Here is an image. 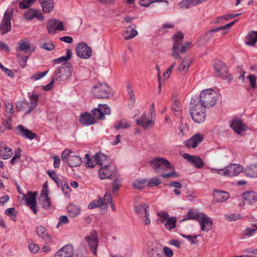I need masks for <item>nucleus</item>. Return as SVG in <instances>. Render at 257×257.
<instances>
[{
	"mask_svg": "<svg viewBox=\"0 0 257 257\" xmlns=\"http://www.w3.org/2000/svg\"><path fill=\"white\" fill-rule=\"evenodd\" d=\"M93 115L90 113L85 112L80 116V121L81 123L89 125L96 122L95 119L103 120L105 118V115L110 113V110L107 105L99 104L98 108L92 110Z\"/></svg>",
	"mask_w": 257,
	"mask_h": 257,
	"instance_id": "1",
	"label": "nucleus"
},
{
	"mask_svg": "<svg viewBox=\"0 0 257 257\" xmlns=\"http://www.w3.org/2000/svg\"><path fill=\"white\" fill-rule=\"evenodd\" d=\"M206 108L200 104L195 98H192L190 101V113L194 122L201 123L204 121L206 114Z\"/></svg>",
	"mask_w": 257,
	"mask_h": 257,
	"instance_id": "2",
	"label": "nucleus"
},
{
	"mask_svg": "<svg viewBox=\"0 0 257 257\" xmlns=\"http://www.w3.org/2000/svg\"><path fill=\"white\" fill-rule=\"evenodd\" d=\"M218 99V94L212 89H206L202 90L199 97L196 98V100L199 102L200 104L207 108L213 106Z\"/></svg>",
	"mask_w": 257,
	"mask_h": 257,
	"instance_id": "3",
	"label": "nucleus"
},
{
	"mask_svg": "<svg viewBox=\"0 0 257 257\" xmlns=\"http://www.w3.org/2000/svg\"><path fill=\"white\" fill-rule=\"evenodd\" d=\"M151 169L157 174H161L164 171L173 169V166L170 162L162 157H156L149 162Z\"/></svg>",
	"mask_w": 257,
	"mask_h": 257,
	"instance_id": "4",
	"label": "nucleus"
},
{
	"mask_svg": "<svg viewBox=\"0 0 257 257\" xmlns=\"http://www.w3.org/2000/svg\"><path fill=\"white\" fill-rule=\"evenodd\" d=\"M91 92L97 98L107 99L113 95L112 89L104 83H99L93 86Z\"/></svg>",
	"mask_w": 257,
	"mask_h": 257,
	"instance_id": "5",
	"label": "nucleus"
},
{
	"mask_svg": "<svg viewBox=\"0 0 257 257\" xmlns=\"http://www.w3.org/2000/svg\"><path fill=\"white\" fill-rule=\"evenodd\" d=\"M243 170V168L241 165L231 164L225 167L224 169H212L211 172L216 173L220 175L227 177H234L238 175Z\"/></svg>",
	"mask_w": 257,
	"mask_h": 257,
	"instance_id": "6",
	"label": "nucleus"
},
{
	"mask_svg": "<svg viewBox=\"0 0 257 257\" xmlns=\"http://www.w3.org/2000/svg\"><path fill=\"white\" fill-rule=\"evenodd\" d=\"M72 65L70 63H64L57 69L54 73V78L56 81H64L71 75Z\"/></svg>",
	"mask_w": 257,
	"mask_h": 257,
	"instance_id": "7",
	"label": "nucleus"
},
{
	"mask_svg": "<svg viewBox=\"0 0 257 257\" xmlns=\"http://www.w3.org/2000/svg\"><path fill=\"white\" fill-rule=\"evenodd\" d=\"M214 68L217 76L225 79L228 82H230L232 80V77L230 74H228L227 66L220 60H217L214 62Z\"/></svg>",
	"mask_w": 257,
	"mask_h": 257,
	"instance_id": "8",
	"label": "nucleus"
},
{
	"mask_svg": "<svg viewBox=\"0 0 257 257\" xmlns=\"http://www.w3.org/2000/svg\"><path fill=\"white\" fill-rule=\"evenodd\" d=\"M149 206L145 203H141L134 206L135 212L139 215L145 225H149L151 223V219L149 217Z\"/></svg>",
	"mask_w": 257,
	"mask_h": 257,
	"instance_id": "9",
	"label": "nucleus"
},
{
	"mask_svg": "<svg viewBox=\"0 0 257 257\" xmlns=\"http://www.w3.org/2000/svg\"><path fill=\"white\" fill-rule=\"evenodd\" d=\"M13 12L6 11L0 24V33L4 35L9 32L12 29L11 20Z\"/></svg>",
	"mask_w": 257,
	"mask_h": 257,
	"instance_id": "10",
	"label": "nucleus"
},
{
	"mask_svg": "<svg viewBox=\"0 0 257 257\" xmlns=\"http://www.w3.org/2000/svg\"><path fill=\"white\" fill-rule=\"evenodd\" d=\"M90 251L93 254L96 255L98 244V237L96 231L93 230L89 235L85 237Z\"/></svg>",
	"mask_w": 257,
	"mask_h": 257,
	"instance_id": "11",
	"label": "nucleus"
},
{
	"mask_svg": "<svg viewBox=\"0 0 257 257\" xmlns=\"http://www.w3.org/2000/svg\"><path fill=\"white\" fill-rule=\"evenodd\" d=\"M76 52L78 57L82 59H88L92 56L91 49L85 43H79Z\"/></svg>",
	"mask_w": 257,
	"mask_h": 257,
	"instance_id": "12",
	"label": "nucleus"
},
{
	"mask_svg": "<svg viewBox=\"0 0 257 257\" xmlns=\"http://www.w3.org/2000/svg\"><path fill=\"white\" fill-rule=\"evenodd\" d=\"M47 29L50 34H54L57 31H62L64 30L63 23L57 19H51L49 21Z\"/></svg>",
	"mask_w": 257,
	"mask_h": 257,
	"instance_id": "13",
	"label": "nucleus"
},
{
	"mask_svg": "<svg viewBox=\"0 0 257 257\" xmlns=\"http://www.w3.org/2000/svg\"><path fill=\"white\" fill-rule=\"evenodd\" d=\"M55 257H77L74 253L73 246L70 244H67L59 250H58L55 255Z\"/></svg>",
	"mask_w": 257,
	"mask_h": 257,
	"instance_id": "14",
	"label": "nucleus"
},
{
	"mask_svg": "<svg viewBox=\"0 0 257 257\" xmlns=\"http://www.w3.org/2000/svg\"><path fill=\"white\" fill-rule=\"evenodd\" d=\"M182 156L196 168L202 169L204 165V163L203 162L202 160L197 156L190 155L187 153H183Z\"/></svg>",
	"mask_w": 257,
	"mask_h": 257,
	"instance_id": "15",
	"label": "nucleus"
},
{
	"mask_svg": "<svg viewBox=\"0 0 257 257\" xmlns=\"http://www.w3.org/2000/svg\"><path fill=\"white\" fill-rule=\"evenodd\" d=\"M147 254L148 257H165L161 247L152 243L148 245Z\"/></svg>",
	"mask_w": 257,
	"mask_h": 257,
	"instance_id": "16",
	"label": "nucleus"
},
{
	"mask_svg": "<svg viewBox=\"0 0 257 257\" xmlns=\"http://www.w3.org/2000/svg\"><path fill=\"white\" fill-rule=\"evenodd\" d=\"M202 231L208 232L212 229L213 221L211 218L202 213L198 220Z\"/></svg>",
	"mask_w": 257,
	"mask_h": 257,
	"instance_id": "17",
	"label": "nucleus"
},
{
	"mask_svg": "<svg viewBox=\"0 0 257 257\" xmlns=\"http://www.w3.org/2000/svg\"><path fill=\"white\" fill-rule=\"evenodd\" d=\"M94 160L97 165L101 167H109L111 164V160L107 156L101 153H97L93 156Z\"/></svg>",
	"mask_w": 257,
	"mask_h": 257,
	"instance_id": "18",
	"label": "nucleus"
},
{
	"mask_svg": "<svg viewBox=\"0 0 257 257\" xmlns=\"http://www.w3.org/2000/svg\"><path fill=\"white\" fill-rule=\"evenodd\" d=\"M230 126L234 132L238 135H242L248 129V126L245 123L238 119H233L231 121Z\"/></svg>",
	"mask_w": 257,
	"mask_h": 257,
	"instance_id": "19",
	"label": "nucleus"
},
{
	"mask_svg": "<svg viewBox=\"0 0 257 257\" xmlns=\"http://www.w3.org/2000/svg\"><path fill=\"white\" fill-rule=\"evenodd\" d=\"M24 18L27 20H32L34 18H36L41 21H43L44 19V16L41 12L38 10L34 9L29 10L25 14Z\"/></svg>",
	"mask_w": 257,
	"mask_h": 257,
	"instance_id": "20",
	"label": "nucleus"
},
{
	"mask_svg": "<svg viewBox=\"0 0 257 257\" xmlns=\"http://www.w3.org/2000/svg\"><path fill=\"white\" fill-rule=\"evenodd\" d=\"M213 195L217 202H224L230 197V194L227 192L219 191L216 189L213 191Z\"/></svg>",
	"mask_w": 257,
	"mask_h": 257,
	"instance_id": "21",
	"label": "nucleus"
},
{
	"mask_svg": "<svg viewBox=\"0 0 257 257\" xmlns=\"http://www.w3.org/2000/svg\"><path fill=\"white\" fill-rule=\"evenodd\" d=\"M39 200L42 206L44 208L49 210L52 208L50 198L48 197V190L47 189L46 190V192L44 189L42 191Z\"/></svg>",
	"mask_w": 257,
	"mask_h": 257,
	"instance_id": "22",
	"label": "nucleus"
},
{
	"mask_svg": "<svg viewBox=\"0 0 257 257\" xmlns=\"http://www.w3.org/2000/svg\"><path fill=\"white\" fill-rule=\"evenodd\" d=\"M154 122L155 121L153 119H150L147 118L146 113L142 114L140 119L136 120L137 124L142 126L145 130L147 129L150 125H153Z\"/></svg>",
	"mask_w": 257,
	"mask_h": 257,
	"instance_id": "23",
	"label": "nucleus"
},
{
	"mask_svg": "<svg viewBox=\"0 0 257 257\" xmlns=\"http://www.w3.org/2000/svg\"><path fill=\"white\" fill-rule=\"evenodd\" d=\"M244 201L249 205H252L257 201V193L253 191H246L242 194Z\"/></svg>",
	"mask_w": 257,
	"mask_h": 257,
	"instance_id": "24",
	"label": "nucleus"
},
{
	"mask_svg": "<svg viewBox=\"0 0 257 257\" xmlns=\"http://www.w3.org/2000/svg\"><path fill=\"white\" fill-rule=\"evenodd\" d=\"M17 129L20 131L21 136L26 139L32 140L37 136L36 134L28 129L25 128L22 125H19L17 126Z\"/></svg>",
	"mask_w": 257,
	"mask_h": 257,
	"instance_id": "25",
	"label": "nucleus"
},
{
	"mask_svg": "<svg viewBox=\"0 0 257 257\" xmlns=\"http://www.w3.org/2000/svg\"><path fill=\"white\" fill-rule=\"evenodd\" d=\"M202 213V212H196L192 209H190L187 214L184 216V218H183L181 221H184L187 220H194L198 221Z\"/></svg>",
	"mask_w": 257,
	"mask_h": 257,
	"instance_id": "26",
	"label": "nucleus"
},
{
	"mask_svg": "<svg viewBox=\"0 0 257 257\" xmlns=\"http://www.w3.org/2000/svg\"><path fill=\"white\" fill-rule=\"evenodd\" d=\"M171 107L174 115L177 117L181 118L182 108L180 102L177 98L173 99L171 104Z\"/></svg>",
	"mask_w": 257,
	"mask_h": 257,
	"instance_id": "27",
	"label": "nucleus"
},
{
	"mask_svg": "<svg viewBox=\"0 0 257 257\" xmlns=\"http://www.w3.org/2000/svg\"><path fill=\"white\" fill-rule=\"evenodd\" d=\"M98 207H100L102 209H106L107 208V203H106V201H105L104 199L99 198L97 200H94L91 202L88 206V208L91 209Z\"/></svg>",
	"mask_w": 257,
	"mask_h": 257,
	"instance_id": "28",
	"label": "nucleus"
},
{
	"mask_svg": "<svg viewBox=\"0 0 257 257\" xmlns=\"http://www.w3.org/2000/svg\"><path fill=\"white\" fill-rule=\"evenodd\" d=\"M41 4L43 11L45 13H50L54 9L53 0H39Z\"/></svg>",
	"mask_w": 257,
	"mask_h": 257,
	"instance_id": "29",
	"label": "nucleus"
},
{
	"mask_svg": "<svg viewBox=\"0 0 257 257\" xmlns=\"http://www.w3.org/2000/svg\"><path fill=\"white\" fill-rule=\"evenodd\" d=\"M204 140L203 135L197 133L193 135L188 140H187L184 145H198L201 143Z\"/></svg>",
	"mask_w": 257,
	"mask_h": 257,
	"instance_id": "30",
	"label": "nucleus"
},
{
	"mask_svg": "<svg viewBox=\"0 0 257 257\" xmlns=\"http://www.w3.org/2000/svg\"><path fill=\"white\" fill-rule=\"evenodd\" d=\"M36 231L37 235L44 240L46 241H50L51 240V236L47 232L45 227L43 226L40 225L38 226L36 228Z\"/></svg>",
	"mask_w": 257,
	"mask_h": 257,
	"instance_id": "31",
	"label": "nucleus"
},
{
	"mask_svg": "<svg viewBox=\"0 0 257 257\" xmlns=\"http://www.w3.org/2000/svg\"><path fill=\"white\" fill-rule=\"evenodd\" d=\"M82 163L81 158L78 156L72 155L70 156L67 164L70 167H76L80 166Z\"/></svg>",
	"mask_w": 257,
	"mask_h": 257,
	"instance_id": "32",
	"label": "nucleus"
},
{
	"mask_svg": "<svg viewBox=\"0 0 257 257\" xmlns=\"http://www.w3.org/2000/svg\"><path fill=\"white\" fill-rule=\"evenodd\" d=\"M191 60L187 58H185L182 60L181 64L179 66L178 70L182 72L183 75H185L189 70Z\"/></svg>",
	"mask_w": 257,
	"mask_h": 257,
	"instance_id": "33",
	"label": "nucleus"
},
{
	"mask_svg": "<svg viewBox=\"0 0 257 257\" xmlns=\"http://www.w3.org/2000/svg\"><path fill=\"white\" fill-rule=\"evenodd\" d=\"M12 149L5 146H0V156L3 159H8L13 155Z\"/></svg>",
	"mask_w": 257,
	"mask_h": 257,
	"instance_id": "34",
	"label": "nucleus"
},
{
	"mask_svg": "<svg viewBox=\"0 0 257 257\" xmlns=\"http://www.w3.org/2000/svg\"><path fill=\"white\" fill-rule=\"evenodd\" d=\"M39 100V97L36 94H32L30 96V109L29 110H27L25 114H29L31 113L37 106L38 102Z\"/></svg>",
	"mask_w": 257,
	"mask_h": 257,
	"instance_id": "35",
	"label": "nucleus"
},
{
	"mask_svg": "<svg viewBox=\"0 0 257 257\" xmlns=\"http://www.w3.org/2000/svg\"><path fill=\"white\" fill-rule=\"evenodd\" d=\"M257 42V32H249L245 38V43L250 46H253Z\"/></svg>",
	"mask_w": 257,
	"mask_h": 257,
	"instance_id": "36",
	"label": "nucleus"
},
{
	"mask_svg": "<svg viewBox=\"0 0 257 257\" xmlns=\"http://www.w3.org/2000/svg\"><path fill=\"white\" fill-rule=\"evenodd\" d=\"M163 223L164 225L165 228L171 231L173 229L176 227L177 219L175 216H171L169 219Z\"/></svg>",
	"mask_w": 257,
	"mask_h": 257,
	"instance_id": "37",
	"label": "nucleus"
},
{
	"mask_svg": "<svg viewBox=\"0 0 257 257\" xmlns=\"http://www.w3.org/2000/svg\"><path fill=\"white\" fill-rule=\"evenodd\" d=\"M72 57V52L70 49L66 50V56H63L58 58L55 59L53 60V62L55 64H58L61 63H69L67 62Z\"/></svg>",
	"mask_w": 257,
	"mask_h": 257,
	"instance_id": "38",
	"label": "nucleus"
},
{
	"mask_svg": "<svg viewBox=\"0 0 257 257\" xmlns=\"http://www.w3.org/2000/svg\"><path fill=\"white\" fill-rule=\"evenodd\" d=\"M108 167H101L99 170V174L101 179H110L112 176Z\"/></svg>",
	"mask_w": 257,
	"mask_h": 257,
	"instance_id": "39",
	"label": "nucleus"
},
{
	"mask_svg": "<svg viewBox=\"0 0 257 257\" xmlns=\"http://www.w3.org/2000/svg\"><path fill=\"white\" fill-rule=\"evenodd\" d=\"M184 35L182 33H178L174 36V45L173 49H178L183 42Z\"/></svg>",
	"mask_w": 257,
	"mask_h": 257,
	"instance_id": "40",
	"label": "nucleus"
},
{
	"mask_svg": "<svg viewBox=\"0 0 257 257\" xmlns=\"http://www.w3.org/2000/svg\"><path fill=\"white\" fill-rule=\"evenodd\" d=\"M67 210L71 217H75L78 215L80 213V209L79 207L75 205H69Z\"/></svg>",
	"mask_w": 257,
	"mask_h": 257,
	"instance_id": "41",
	"label": "nucleus"
},
{
	"mask_svg": "<svg viewBox=\"0 0 257 257\" xmlns=\"http://www.w3.org/2000/svg\"><path fill=\"white\" fill-rule=\"evenodd\" d=\"M16 107L19 111H27L30 109L29 102L26 100H21L17 102Z\"/></svg>",
	"mask_w": 257,
	"mask_h": 257,
	"instance_id": "42",
	"label": "nucleus"
},
{
	"mask_svg": "<svg viewBox=\"0 0 257 257\" xmlns=\"http://www.w3.org/2000/svg\"><path fill=\"white\" fill-rule=\"evenodd\" d=\"M246 176L257 177V164L250 165L245 171Z\"/></svg>",
	"mask_w": 257,
	"mask_h": 257,
	"instance_id": "43",
	"label": "nucleus"
},
{
	"mask_svg": "<svg viewBox=\"0 0 257 257\" xmlns=\"http://www.w3.org/2000/svg\"><path fill=\"white\" fill-rule=\"evenodd\" d=\"M131 28V26L126 27V32L124 33V38L125 40H127L133 39L136 37L138 34V31L135 29H132L130 31L128 30Z\"/></svg>",
	"mask_w": 257,
	"mask_h": 257,
	"instance_id": "44",
	"label": "nucleus"
},
{
	"mask_svg": "<svg viewBox=\"0 0 257 257\" xmlns=\"http://www.w3.org/2000/svg\"><path fill=\"white\" fill-rule=\"evenodd\" d=\"M37 192H32L29 191L28 192V197L25 196L26 198V201L27 205L29 204L37 203L36 202V196L37 195Z\"/></svg>",
	"mask_w": 257,
	"mask_h": 257,
	"instance_id": "45",
	"label": "nucleus"
},
{
	"mask_svg": "<svg viewBox=\"0 0 257 257\" xmlns=\"http://www.w3.org/2000/svg\"><path fill=\"white\" fill-rule=\"evenodd\" d=\"M18 49L21 51H23L25 53L29 52V50L30 48V45L28 41H25L23 40H21L19 43Z\"/></svg>",
	"mask_w": 257,
	"mask_h": 257,
	"instance_id": "46",
	"label": "nucleus"
},
{
	"mask_svg": "<svg viewBox=\"0 0 257 257\" xmlns=\"http://www.w3.org/2000/svg\"><path fill=\"white\" fill-rule=\"evenodd\" d=\"M47 174L49 177L56 183L58 187H60V184L63 181L59 180L56 171L54 170H48L47 171Z\"/></svg>",
	"mask_w": 257,
	"mask_h": 257,
	"instance_id": "47",
	"label": "nucleus"
},
{
	"mask_svg": "<svg viewBox=\"0 0 257 257\" xmlns=\"http://www.w3.org/2000/svg\"><path fill=\"white\" fill-rule=\"evenodd\" d=\"M164 3L166 6L169 4L167 0H141L140 1L141 5L146 7H149L152 3Z\"/></svg>",
	"mask_w": 257,
	"mask_h": 257,
	"instance_id": "48",
	"label": "nucleus"
},
{
	"mask_svg": "<svg viewBox=\"0 0 257 257\" xmlns=\"http://www.w3.org/2000/svg\"><path fill=\"white\" fill-rule=\"evenodd\" d=\"M236 21L237 20H235L223 26L216 28L215 29H210L207 32V34H211L213 33L217 32L221 30H224L227 29L228 28L231 27Z\"/></svg>",
	"mask_w": 257,
	"mask_h": 257,
	"instance_id": "49",
	"label": "nucleus"
},
{
	"mask_svg": "<svg viewBox=\"0 0 257 257\" xmlns=\"http://www.w3.org/2000/svg\"><path fill=\"white\" fill-rule=\"evenodd\" d=\"M130 127L128 122L125 119H122L117 121L114 124V127L116 130L128 128Z\"/></svg>",
	"mask_w": 257,
	"mask_h": 257,
	"instance_id": "50",
	"label": "nucleus"
},
{
	"mask_svg": "<svg viewBox=\"0 0 257 257\" xmlns=\"http://www.w3.org/2000/svg\"><path fill=\"white\" fill-rule=\"evenodd\" d=\"M251 225L252 227H254L253 228L247 227L243 231V234L244 236L250 237L257 231V223H253Z\"/></svg>",
	"mask_w": 257,
	"mask_h": 257,
	"instance_id": "51",
	"label": "nucleus"
},
{
	"mask_svg": "<svg viewBox=\"0 0 257 257\" xmlns=\"http://www.w3.org/2000/svg\"><path fill=\"white\" fill-rule=\"evenodd\" d=\"M179 133L178 134L180 136L184 135L188 131V125L186 123H183L182 117H181L180 118V125L179 126Z\"/></svg>",
	"mask_w": 257,
	"mask_h": 257,
	"instance_id": "52",
	"label": "nucleus"
},
{
	"mask_svg": "<svg viewBox=\"0 0 257 257\" xmlns=\"http://www.w3.org/2000/svg\"><path fill=\"white\" fill-rule=\"evenodd\" d=\"M148 181L144 179H138L136 180L133 184V187L137 189H142L146 183H147Z\"/></svg>",
	"mask_w": 257,
	"mask_h": 257,
	"instance_id": "53",
	"label": "nucleus"
},
{
	"mask_svg": "<svg viewBox=\"0 0 257 257\" xmlns=\"http://www.w3.org/2000/svg\"><path fill=\"white\" fill-rule=\"evenodd\" d=\"M157 215L160 217L159 220L161 223H164L165 221L170 218L169 215L166 211H160L157 212Z\"/></svg>",
	"mask_w": 257,
	"mask_h": 257,
	"instance_id": "54",
	"label": "nucleus"
},
{
	"mask_svg": "<svg viewBox=\"0 0 257 257\" xmlns=\"http://www.w3.org/2000/svg\"><path fill=\"white\" fill-rule=\"evenodd\" d=\"M36 1V0H23L19 3V8L21 9H27Z\"/></svg>",
	"mask_w": 257,
	"mask_h": 257,
	"instance_id": "55",
	"label": "nucleus"
},
{
	"mask_svg": "<svg viewBox=\"0 0 257 257\" xmlns=\"http://www.w3.org/2000/svg\"><path fill=\"white\" fill-rule=\"evenodd\" d=\"M15 208L14 207L10 208L5 211V213L10 217L11 219L14 221L16 220V213Z\"/></svg>",
	"mask_w": 257,
	"mask_h": 257,
	"instance_id": "56",
	"label": "nucleus"
},
{
	"mask_svg": "<svg viewBox=\"0 0 257 257\" xmlns=\"http://www.w3.org/2000/svg\"><path fill=\"white\" fill-rule=\"evenodd\" d=\"M121 185V181L120 179H114L113 181L112 188V193L115 194L116 192H117L118 189L120 188Z\"/></svg>",
	"mask_w": 257,
	"mask_h": 257,
	"instance_id": "57",
	"label": "nucleus"
},
{
	"mask_svg": "<svg viewBox=\"0 0 257 257\" xmlns=\"http://www.w3.org/2000/svg\"><path fill=\"white\" fill-rule=\"evenodd\" d=\"M161 183V181L160 179H158L157 177H153L147 182V185L151 187H156L160 185Z\"/></svg>",
	"mask_w": 257,
	"mask_h": 257,
	"instance_id": "58",
	"label": "nucleus"
},
{
	"mask_svg": "<svg viewBox=\"0 0 257 257\" xmlns=\"http://www.w3.org/2000/svg\"><path fill=\"white\" fill-rule=\"evenodd\" d=\"M29 56L27 55L20 56L17 55V58L18 59V62L22 67L24 68L26 66V63L28 60Z\"/></svg>",
	"mask_w": 257,
	"mask_h": 257,
	"instance_id": "59",
	"label": "nucleus"
},
{
	"mask_svg": "<svg viewBox=\"0 0 257 257\" xmlns=\"http://www.w3.org/2000/svg\"><path fill=\"white\" fill-rule=\"evenodd\" d=\"M105 201L106 200L108 202L110 203L111 208L113 211H116V208L112 201V196L110 194L107 193H105L104 196Z\"/></svg>",
	"mask_w": 257,
	"mask_h": 257,
	"instance_id": "60",
	"label": "nucleus"
},
{
	"mask_svg": "<svg viewBox=\"0 0 257 257\" xmlns=\"http://www.w3.org/2000/svg\"><path fill=\"white\" fill-rule=\"evenodd\" d=\"M60 186L61 187L62 191L65 195H67L69 193L70 188L65 181H63L61 183Z\"/></svg>",
	"mask_w": 257,
	"mask_h": 257,
	"instance_id": "61",
	"label": "nucleus"
},
{
	"mask_svg": "<svg viewBox=\"0 0 257 257\" xmlns=\"http://www.w3.org/2000/svg\"><path fill=\"white\" fill-rule=\"evenodd\" d=\"M48 72V71H46L39 73L33 74L31 76L30 79L34 81L39 80L44 77L47 74Z\"/></svg>",
	"mask_w": 257,
	"mask_h": 257,
	"instance_id": "62",
	"label": "nucleus"
},
{
	"mask_svg": "<svg viewBox=\"0 0 257 257\" xmlns=\"http://www.w3.org/2000/svg\"><path fill=\"white\" fill-rule=\"evenodd\" d=\"M176 65V62H173L170 67L167 69V70L164 73L163 77L164 80L167 79L169 77L170 75L171 74L173 68Z\"/></svg>",
	"mask_w": 257,
	"mask_h": 257,
	"instance_id": "63",
	"label": "nucleus"
},
{
	"mask_svg": "<svg viewBox=\"0 0 257 257\" xmlns=\"http://www.w3.org/2000/svg\"><path fill=\"white\" fill-rule=\"evenodd\" d=\"M71 151L67 149L65 150L61 154L62 160L65 161V160H66V162H67L69 157L72 156L71 155Z\"/></svg>",
	"mask_w": 257,
	"mask_h": 257,
	"instance_id": "64",
	"label": "nucleus"
}]
</instances>
